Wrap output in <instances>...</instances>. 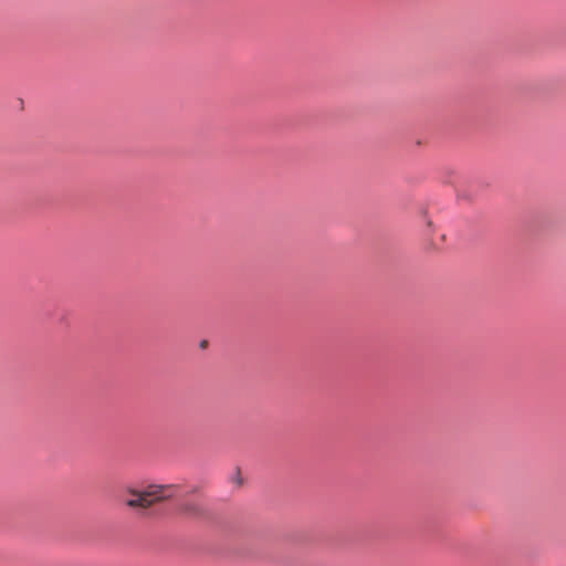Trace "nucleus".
Instances as JSON below:
<instances>
[{"label":"nucleus","instance_id":"obj_1","mask_svg":"<svg viewBox=\"0 0 566 566\" xmlns=\"http://www.w3.org/2000/svg\"><path fill=\"white\" fill-rule=\"evenodd\" d=\"M176 491L177 486L172 484H151L143 490L128 489L127 493L130 497L126 500V504L132 509L139 507L146 510L158 502L172 497Z\"/></svg>","mask_w":566,"mask_h":566},{"label":"nucleus","instance_id":"obj_2","mask_svg":"<svg viewBox=\"0 0 566 566\" xmlns=\"http://www.w3.org/2000/svg\"><path fill=\"white\" fill-rule=\"evenodd\" d=\"M180 512L187 516L195 517L200 515L202 511L196 503H185L180 506Z\"/></svg>","mask_w":566,"mask_h":566},{"label":"nucleus","instance_id":"obj_3","mask_svg":"<svg viewBox=\"0 0 566 566\" xmlns=\"http://www.w3.org/2000/svg\"><path fill=\"white\" fill-rule=\"evenodd\" d=\"M206 345H207L206 340L201 342V347H205Z\"/></svg>","mask_w":566,"mask_h":566}]
</instances>
